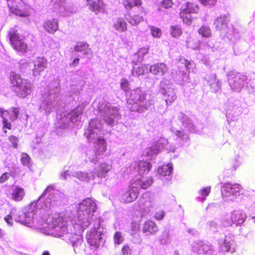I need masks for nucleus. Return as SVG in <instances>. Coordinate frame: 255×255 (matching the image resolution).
<instances>
[{
  "instance_id": "aec40b11",
  "label": "nucleus",
  "mask_w": 255,
  "mask_h": 255,
  "mask_svg": "<svg viewBox=\"0 0 255 255\" xmlns=\"http://www.w3.org/2000/svg\"><path fill=\"white\" fill-rule=\"evenodd\" d=\"M180 10H185L189 13H197L199 8L198 5L194 2L187 1L182 5Z\"/></svg>"
},
{
  "instance_id": "8fccbe9b",
  "label": "nucleus",
  "mask_w": 255,
  "mask_h": 255,
  "mask_svg": "<svg viewBox=\"0 0 255 255\" xmlns=\"http://www.w3.org/2000/svg\"><path fill=\"white\" fill-rule=\"evenodd\" d=\"M230 245L229 242L225 241L222 246V250L224 252H228L230 250Z\"/></svg>"
},
{
  "instance_id": "39448f33",
  "label": "nucleus",
  "mask_w": 255,
  "mask_h": 255,
  "mask_svg": "<svg viewBox=\"0 0 255 255\" xmlns=\"http://www.w3.org/2000/svg\"><path fill=\"white\" fill-rule=\"evenodd\" d=\"M96 205L94 202L88 200L81 203L78 211L79 217L81 219H89L96 210Z\"/></svg>"
},
{
  "instance_id": "f8f14e48",
  "label": "nucleus",
  "mask_w": 255,
  "mask_h": 255,
  "mask_svg": "<svg viewBox=\"0 0 255 255\" xmlns=\"http://www.w3.org/2000/svg\"><path fill=\"white\" fill-rule=\"evenodd\" d=\"M230 18L228 15L223 14L218 17L214 22V24L218 30H222L227 27Z\"/></svg>"
},
{
  "instance_id": "774afa93",
  "label": "nucleus",
  "mask_w": 255,
  "mask_h": 255,
  "mask_svg": "<svg viewBox=\"0 0 255 255\" xmlns=\"http://www.w3.org/2000/svg\"><path fill=\"white\" fill-rule=\"evenodd\" d=\"M209 194V192H205V196H208Z\"/></svg>"
},
{
  "instance_id": "2eb2a0df",
  "label": "nucleus",
  "mask_w": 255,
  "mask_h": 255,
  "mask_svg": "<svg viewBox=\"0 0 255 255\" xmlns=\"http://www.w3.org/2000/svg\"><path fill=\"white\" fill-rule=\"evenodd\" d=\"M168 143V141L164 138L159 139L154 145L150 147V150L152 154H157L165 148Z\"/></svg>"
},
{
  "instance_id": "a211bd4d",
  "label": "nucleus",
  "mask_w": 255,
  "mask_h": 255,
  "mask_svg": "<svg viewBox=\"0 0 255 255\" xmlns=\"http://www.w3.org/2000/svg\"><path fill=\"white\" fill-rule=\"evenodd\" d=\"M138 171L140 175L147 174L151 170L152 165L149 161H140L138 165Z\"/></svg>"
},
{
  "instance_id": "9b49d317",
  "label": "nucleus",
  "mask_w": 255,
  "mask_h": 255,
  "mask_svg": "<svg viewBox=\"0 0 255 255\" xmlns=\"http://www.w3.org/2000/svg\"><path fill=\"white\" fill-rule=\"evenodd\" d=\"M168 70L167 66L163 63H158L150 66V72L153 75L162 76Z\"/></svg>"
},
{
  "instance_id": "58836bf2",
  "label": "nucleus",
  "mask_w": 255,
  "mask_h": 255,
  "mask_svg": "<svg viewBox=\"0 0 255 255\" xmlns=\"http://www.w3.org/2000/svg\"><path fill=\"white\" fill-rule=\"evenodd\" d=\"M147 65L142 64L137 68L136 72L138 75H142L145 73L146 71L147 70Z\"/></svg>"
},
{
  "instance_id": "69168bd1",
  "label": "nucleus",
  "mask_w": 255,
  "mask_h": 255,
  "mask_svg": "<svg viewBox=\"0 0 255 255\" xmlns=\"http://www.w3.org/2000/svg\"><path fill=\"white\" fill-rule=\"evenodd\" d=\"M42 255H50V254L48 251H45L43 253Z\"/></svg>"
},
{
  "instance_id": "4468645a",
  "label": "nucleus",
  "mask_w": 255,
  "mask_h": 255,
  "mask_svg": "<svg viewBox=\"0 0 255 255\" xmlns=\"http://www.w3.org/2000/svg\"><path fill=\"white\" fill-rule=\"evenodd\" d=\"M131 97L135 104H141L146 100V94L140 88H136L131 93Z\"/></svg>"
},
{
  "instance_id": "603ef678",
  "label": "nucleus",
  "mask_w": 255,
  "mask_h": 255,
  "mask_svg": "<svg viewBox=\"0 0 255 255\" xmlns=\"http://www.w3.org/2000/svg\"><path fill=\"white\" fill-rule=\"evenodd\" d=\"M95 134L93 132H91L88 134V135L87 136V138L90 142H93V140L94 139H95L97 134H96V136L95 135Z\"/></svg>"
},
{
  "instance_id": "4be33fe9",
  "label": "nucleus",
  "mask_w": 255,
  "mask_h": 255,
  "mask_svg": "<svg viewBox=\"0 0 255 255\" xmlns=\"http://www.w3.org/2000/svg\"><path fill=\"white\" fill-rule=\"evenodd\" d=\"M162 94L165 97V101L167 104H170L176 98L175 93L172 89L169 88Z\"/></svg>"
},
{
  "instance_id": "f03ea898",
  "label": "nucleus",
  "mask_w": 255,
  "mask_h": 255,
  "mask_svg": "<svg viewBox=\"0 0 255 255\" xmlns=\"http://www.w3.org/2000/svg\"><path fill=\"white\" fill-rule=\"evenodd\" d=\"M8 36L11 47L17 53L24 54L27 52V44L20 38L16 29H10Z\"/></svg>"
},
{
  "instance_id": "cd10ccee",
  "label": "nucleus",
  "mask_w": 255,
  "mask_h": 255,
  "mask_svg": "<svg viewBox=\"0 0 255 255\" xmlns=\"http://www.w3.org/2000/svg\"><path fill=\"white\" fill-rule=\"evenodd\" d=\"M198 33L202 37L209 38L212 36V31L209 26L202 25L198 30Z\"/></svg>"
},
{
  "instance_id": "412c9836",
  "label": "nucleus",
  "mask_w": 255,
  "mask_h": 255,
  "mask_svg": "<svg viewBox=\"0 0 255 255\" xmlns=\"http://www.w3.org/2000/svg\"><path fill=\"white\" fill-rule=\"evenodd\" d=\"M193 14V13H189V12L180 10L179 16L184 23L190 25L194 19Z\"/></svg>"
},
{
  "instance_id": "20e7f679",
  "label": "nucleus",
  "mask_w": 255,
  "mask_h": 255,
  "mask_svg": "<svg viewBox=\"0 0 255 255\" xmlns=\"http://www.w3.org/2000/svg\"><path fill=\"white\" fill-rule=\"evenodd\" d=\"M247 80V76L237 72L231 71L228 75V81L233 90L240 92Z\"/></svg>"
},
{
  "instance_id": "de8ad7c7",
  "label": "nucleus",
  "mask_w": 255,
  "mask_h": 255,
  "mask_svg": "<svg viewBox=\"0 0 255 255\" xmlns=\"http://www.w3.org/2000/svg\"><path fill=\"white\" fill-rule=\"evenodd\" d=\"M123 255H130L131 250L128 245H125L122 248Z\"/></svg>"
},
{
  "instance_id": "ea45409f",
  "label": "nucleus",
  "mask_w": 255,
  "mask_h": 255,
  "mask_svg": "<svg viewBox=\"0 0 255 255\" xmlns=\"http://www.w3.org/2000/svg\"><path fill=\"white\" fill-rule=\"evenodd\" d=\"M11 109L13 115L10 117V119L11 121H15L18 119L19 114V109L16 107H12Z\"/></svg>"
},
{
  "instance_id": "2f4dec72",
  "label": "nucleus",
  "mask_w": 255,
  "mask_h": 255,
  "mask_svg": "<svg viewBox=\"0 0 255 255\" xmlns=\"http://www.w3.org/2000/svg\"><path fill=\"white\" fill-rule=\"evenodd\" d=\"M149 28L151 31L152 36L155 38H159L162 34V31L160 28L150 25Z\"/></svg>"
},
{
  "instance_id": "6e6552de",
  "label": "nucleus",
  "mask_w": 255,
  "mask_h": 255,
  "mask_svg": "<svg viewBox=\"0 0 255 255\" xmlns=\"http://www.w3.org/2000/svg\"><path fill=\"white\" fill-rule=\"evenodd\" d=\"M43 27L47 32L53 34L58 29L59 21L57 18L47 19L43 23Z\"/></svg>"
},
{
  "instance_id": "c9c22d12",
  "label": "nucleus",
  "mask_w": 255,
  "mask_h": 255,
  "mask_svg": "<svg viewBox=\"0 0 255 255\" xmlns=\"http://www.w3.org/2000/svg\"><path fill=\"white\" fill-rule=\"evenodd\" d=\"M37 210V202H31L27 207L28 213H35Z\"/></svg>"
},
{
  "instance_id": "7c9ffc66",
  "label": "nucleus",
  "mask_w": 255,
  "mask_h": 255,
  "mask_svg": "<svg viewBox=\"0 0 255 255\" xmlns=\"http://www.w3.org/2000/svg\"><path fill=\"white\" fill-rule=\"evenodd\" d=\"M130 187L131 191H136L137 190L141 189L140 180L139 179L132 180L131 181Z\"/></svg>"
},
{
  "instance_id": "0eeeda50",
  "label": "nucleus",
  "mask_w": 255,
  "mask_h": 255,
  "mask_svg": "<svg viewBox=\"0 0 255 255\" xmlns=\"http://www.w3.org/2000/svg\"><path fill=\"white\" fill-rule=\"evenodd\" d=\"M102 233L95 229L92 230L86 236L88 243L95 249H98L103 243Z\"/></svg>"
},
{
  "instance_id": "5701e85b",
  "label": "nucleus",
  "mask_w": 255,
  "mask_h": 255,
  "mask_svg": "<svg viewBox=\"0 0 255 255\" xmlns=\"http://www.w3.org/2000/svg\"><path fill=\"white\" fill-rule=\"evenodd\" d=\"M193 249L194 252H197L199 254H204L207 253L208 251H211L212 247L211 245L206 244H203L202 245L197 244L193 247Z\"/></svg>"
},
{
  "instance_id": "09e8293b",
  "label": "nucleus",
  "mask_w": 255,
  "mask_h": 255,
  "mask_svg": "<svg viewBox=\"0 0 255 255\" xmlns=\"http://www.w3.org/2000/svg\"><path fill=\"white\" fill-rule=\"evenodd\" d=\"M9 177V174L7 172L3 173L0 177V183H2L8 179Z\"/></svg>"
},
{
  "instance_id": "bb28decb",
  "label": "nucleus",
  "mask_w": 255,
  "mask_h": 255,
  "mask_svg": "<svg viewBox=\"0 0 255 255\" xmlns=\"http://www.w3.org/2000/svg\"><path fill=\"white\" fill-rule=\"evenodd\" d=\"M97 147V153L99 154L100 152H105L106 150V142L105 139L98 138L95 142Z\"/></svg>"
},
{
  "instance_id": "423d86ee",
  "label": "nucleus",
  "mask_w": 255,
  "mask_h": 255,
  "mask_svg": "<svg viewBox=\"0 0 255 255\" xmlns=\"http://www.w3.org/2000/svg\"><path fill=\"white\" fill-rule=\"evenodd\" d=\"M246 219V216L245 213L237 210L226 215L223 219V222L225 226H231L234 224L239 225L243 223Z\"/></svg>"
},
{
  "instance_id": "7ed1b4c3",
  "label": "nucleus",
  "mask_w": 255,
  "mask_h": 255,
  "mask_svg": "<svg viewBox=\"0 0 255 255\" xmlns=\"http://www.w3.org/2000/svg\"><path fill=\"white\" fill-rule=\"evenodd\" d=\"M7 5L10 12L21 17L30 15L29 7L23 0H6Z\"/></svg>"
},
{
  "instance_id": "f257e3e1",
  "label": "nucleus",
  "mask_w": 255,
  "mask_h": 255,
  "mask_svg": "<svg viewBox=\"0 0 255 255\" xmlns=\"http://www.w3.org/2000/svg\"><path fill=\"white\" fill-rule=\"evenodd\" d=\"M9 81L13 90L18 97L25 98L31 93V83L28 80L22 78L19 74L12 73L10 75Z\"/></svg>"
},
{
  "instance_id": "4d7b16f0",
  "label": "nucleus",
  "mask_w": 255,
  "mask_h": 255,
  "mask_svg": "<svg viewBox=\"0 0 255 255\" xmlns=\"http://www.w3.org/2000/svg\"><path fill=\"white\" fill-rule=\"evenodd\" d=\"M4 113H6L7 114H9V112L7 110H3V109L0 108V116L1 118H2V116H3Z\"/></svg>"
},
{
  "instance_id": "dca6fc26",
  "label": "nucleus",
  "mask_w": 255,
  "mask_h": 255,
  "mask_svg": "<svg viewBox=\"0 0 255 255\" xmlns=\"http://www.w3.org/2000/svg\"><path fill=\"white\" fill-rule=\"evenodd\" d=\"M111 168V165L105 162L102 163L96 169V174L98 177L105 178Z\"/></svg>"
},
{
  "instance_id": "f704fd0d",
  "label": "nucleus",
  "mask_w": 255,
  "mask_h": 255,
  "mask_svg": "<svg viewBox=\"0 0 255 255\" xmlns=\"http://www.w3.org/2000/svg\"><path fill=\"white\" fill-rule=\"evenodd\" d=\"M20 161L23 165H28L30 162V157L27 154L22 153L21 155Z\"/></svg>"
},
{
  "instance_id": "338daca9",
  "label": "nucleus",
  "mask_w": 255,
  "mask_h": 255,
  "mask_svg": "<svg viewBox=\"0 0 255 255\" xmlns=\"http://www.w3.org/2000/svg\"><path fill=\"white\" fill-rule=\"evenodd\" d=\"M141 11H142V12L144 13H146V11H145V10L144 8H143V9H142Z\"/></svg>"
},
{
  "instance_id": "a18cd8bd",
  "label": "nucleus",
  "mask_w": 255,
  "mask_h": 255,
  "mask_svg": "<svg viewBox=\"0 0 255 255\" xmlns=\"http://www.w3.org/2000/svg\"><path fill=\"white\" fill-rule=\"evenodd\" d=\"M149 47L148 46L143 47L140 48L137 53L139 56H144L149 52Z\"/></svg>"
},
{
  "instance_id": "e2e57ef3",
  "label": "nucleus",
  "mask_w": 255,
  "mask_h": 255,
  "mask_svg": "<svg viewBox=\"0 0 255 255\" xmlns=\"http://www.w3.org/2000/svg\"><path fill=\"white\" fill-rule=\"evenodd\" d=\"M23 190V189L22 188H21L19 187H17L15 189V191L19 192V191H22Z\"/></svg>"
},
{
  "instance_id": "72a5a7b5",
  "label": "nucleus",
  "mask_w": 255,
  "mask_h": 255,
  "mask_svg": "<svg viewBox=\"0 0 255 255\" xmlns=\"http://www.w3.org/2000/svg\"><path fill=\"white\" fill-rule=\"evenodd\" d=\"M1 118L2 119V124H3L2 129H3L4 133H6L7 131L5 129L7 128L9 130L11 129L12 128V125H11V124L10 123V122H9L8 121V120H7V119L6 118L4 117V116H2Z\"/></svg>"
},
{
  "instance_id": "864d4df0",
  "label": "nucleus",
  "mask_w": 255,
  "mask_h": 255,
  "mask_svg": "<svg viewBox=\"0 0 255 255\" xmlns=\"http://www.w3.org/2000/svg\"><path fill=\"white\" fill-rule=\"evenodd\" d=\"M184 64L186 68L187 69H190V65L191 64V61H188V60H187L186 59H184Z\"/></svg>"
},
{
  "instance_id": "3c124183",
  "label": "nucleus",
  "mask_w": 255,
  "mask_h": 255,
  "mask_svg": "<svg viewBox=\"0 0 255 255\" xmlns=\"http://www.w3.org/2000/svg\"><path fill=\"white\" fill-rule=\"evenodd\" d=\"M4 220L9 225H12V218L10 215H7L4 218Z\"/></svg>"
},
{
  "instance_id": "680f3d73",
  "label": "nucleus",
  "mask_w": 255,
  "mask_h": 255,
  "mask_svg": "<svg viewBox=\"0 0 255 255\" xmlns=\"http://www.w3.org/2000/svg\"><path fill=\"white\" fill-rule=\"evenodd\" d=\"M234 187H232L231 189H235L236 187L240 189L239 187L241 186L239 184H236L233 186Z\"/></svg>"
},
{
  "instance_id": "473e14b6",
  "label": "nucleus",
  "mask_w": 255,
  "mask_h": 255,
  "mask_svg": "<svg viewBox=\"0 0 255 255\" xmlns=\"http://www.w3.org/2000/svg\"><path fill=\"white\" fill-rule=\"evenodd\" d=\"M114 241L116 244L120 245L124 241V238L122 236V233L120 232H116L114 236Z\"/></svg>"
},
{
  "instance_id": "9d476101",
  "label": "nucleus",
  "mask_w": 255,
  "mask_h": 255,
  "mask_svg": "<svg viewBox=\"0 0 255 255\" xmlns=\"http://www.w3.org/2000/svg\"><path fill=\"white\" fill-rule=\"evenodd\" d=\"M142 232L146 235H150L155 234L158 230L156 223L152 220L146 221L142 226Z\"/></svg>"
},
{
  "instance_id": "6e6d98bb",
  "label": "nucleus",
  "mask_w": 255,
  "mask_h": 255,
  "mask_svg": "<svg viewBox=\"0 0 255 255\" xmlns=\"http://www.w3.org/2000/svg\"><path fill=\"white\" fill-rule=\"evenodd\" d=\"M79 58H77L76 59H75L72 62V65L73 66H76L78 65L79 63Z\"/></svg>"
},
{
  "instance_id": "37998d69",
  "label": "nucleus",
  "mask_w": 255,
  "mask_h": 255,
  "mask_svg": "<svg viewBox=\"0 0 255 255\" xmlns=\"http://www.w3.org/2000/svg\"><path fill=\"white\" fill-rule=\"evenodd\" d=\"M153 183L152 179H148L144 181L140 180V185L141 189H146Z\"/></svg>"
},
{
  "instance_id": "1a4fd4ad",
  "label": "nucleus",
  "mask_w": 255,
  "mask_h": 255,
  "mask_svg": "<svg viewBox=\"0 0 255 255\" xmlns=\"http://www.w3.org/2000/svg\"><path fill=\"white\" fill-rule=\"evenodd\" d=\"M47 60L44 57H37L34 61L33 72L34 74H39L47 67Z\"/></svg>"
},
{
  "instance_id": "13d9d810",
  "label": "nucleus",
  "mask_w": 255,
  "mask_h": 255,
  "mask_svg": "<svg viewBox=\"0 0 255 255\" xmlns=\"http://www.w3.org/2000/svg\"><path fill=\"white\" fill-rule=\"evenodd\" d=\"M75 110L77 111V112H76V114H75L76 116H78L81 115L83 113L82 110H78V108L76 109Z\"/></svg>"
},
{
  "instance_id": "052dcab7",
  "label": "nucleus",
  "mask_w": 255,
  "mask_h": 255,
  "mask_svg": "<svg viewBox=\"0 0 255 255\" xmlns=\"http://www.w3.org/2000/svg\"><path fill=\"white\" fill-rule=\"evenodd\" d=\"M201 2L204 4H206L208 2H209L211 0H200Z\"/></svg>"
},
{
  "instance_id": "c03bdc74",
  "label": "nucleus",
  "mask_w": 255,
  "mask_h": 255,
  "mask_svg": "<svg viewBox=\"0 0 255 255\" xmlns=\"http://www.w3.org/2000/svg\"><path fill=\"white\" fill-rule=\"evenodd\" d=\"M9 140L12 143V146L14 148L17 147L18 138L17 136L11 135L9 137Z\"/></svg>"
},
{
  "instance_id": "79ce46f5",
  "label": "nucleus",
  "mask_w": 255,
  "mask_h": 255,
  "mask_svg": "<svg viewBox=\"0 0 255 255\" xmlns=\"http://www.w3.org/2000/svg\"><path fill=\"white\" fill-rule=\"evenodd\" d=\"M173 0H163L161 2V6L164 8L171 7L173 4Z\"/></svg>"
},
{
  "instance_id": "f3484780",
  "label": "nucleus",
  "mask_w": 255,
  "mask_h": 255,
  "mask_svg": "<svg viewBox=\"0 0 255 255\" xmlns=\"http://www.w3.org/2000/svg\"><path fill=\"white\" fill-rule=\"evenodd\" d=\"M113 27L120 32H125L128 30V24L123 17H118L114 23Z\"/></svg>"
},
{
  "instance_id": "4c0bfd02",
  "label": "nucleus",
  "mask_w": 255,
  "mask_h": 255,
  "mask_svg": "<svg viewBox=\"0 0 255 255\" xmlns=\"http://www.w3.org/2000/svg\"><path fill=\"white\" fill-rule=\"evenodd\" d=\"M123 4L125 8L128 10H131L133 7H135L134 2H132L131 0H124Z\"/></svg>"
},
{
  "instance_id": "b1692460",
  "label": "nucleus",
  "mask_w": 255,
  "mask_h": 255,
  "mask_svg": "<svg viewBox=\"0 0 255 255\" xmlns=\"http://www.w3.org/2000/svg\"><path fill=\"white\" fill-rule=\"evenodd\" d=\"M172 170V165L168 164L163 165L157 169V173L162 176H167L170 175Z\"/></svg>"
},
{
  "instance_id": "a878e982",
  "label": "nucleus",
  "mask_w": 255,
  "mask_h": 255,
  "mask_svg": "<svg viewBox=\"0 0 255 255\" xmlns=\"http://www.w3.org/2000/svg\"><path fill=\"white\" fill-rule=\"evenodd\" d=\"M113 111V108H110V107L107 108L103 116L105 122L110 125H112L114 123Z\"/></svg>"
},
{
  "instance_id": "6ab92c4d",
  "label": "nucleus",
  "mask_w": 255,
  "mask_h": 255,
  "mask_svg": "<svg viewBox=\"0 0 255 255\" xmlns=\"http://www.w3.org/2000/svg\"><path fill=\"white\" fill-rule=\"evenodd\" d=\"M138 192H123L121 195V200L125 203L132 202L138 197Z\"/></svg>"
},
{
  "instance_id": "5fc2aeb1",
  "label": "nucleus",
  "mask_w": 255,
  "mask_h": 255,
  "mask_svg": "<svg viewBox=\"0 0 255 255\" xmlns=\"http://www.w3.org/2000/svg\"><path fill=\"white\" fill-rule=\"evenodd\" d=\"M55 190V188L54 187V185H49L47 186V187L46 188L44 191H51L52 190Z\"/></svg>"
},
{
  "instance_id": "49530a36",
  "label": "nucleus",
  "mask_w": 255,
  "mask_h": 255,
  "mask_svg": "<svg viewBox=\"0 0 255 255\" xmlns=\"http://www.w3.org/2000/svg\"><path fill=\"white\" fill-rule=\"evenodd\" d=\"M165 216V212L163 210H160L156 212L154 215V218L157 220H161L163 219Z\"/></svg>"
},
{
  "instance_id": "393cba45",
  "label": "nucleus",
  "mask_w": 255,
  "mask_h": 255,
  "mask_svg": "<svg viewBox=\"0 0 255 255\" xmlns=\"http://www.w3.org/2000/svg\"><path fill=\"white\" fill-rule=\"evenodd\" d=\"M128 15L129 18L126 17V19L128 22L132 25H136L143 20V16L139 14H136L132 16L130 14Z\"/></svg>"
},
{
  "instance_id": "a19ab883",
  "label": "nucleus",
  "mask_w": 255,
  "mask_h": 255,
  "mask_svg": "<svg viewBox=\"0 0 255 255\" xmlns=\"http://www.w3.org/2000/svg\"><path fill=\"white\" fill-rule=\"evenodd\" d=\"M24 194H22V192H13L11 194L12 198L15 201H21Z\"/></svg>"
},
{
  "instance_id": "c756f323",
  "label": "nucleus",
  "mask_w": 255,
  "mask_h": 255,
  "mask_svg": "<svg viewBox=\"0 0 255 255\" xmlns=\"http://www.w3.org/2000/svg\"><path fill=\"white\" fill-rule=\"evenodd\" d=\"M170 33L174 37H178L182 33L181 28L178 25L170 26Z\"/></svg>"
},
{
  "instance_id": "bf43d9fd",
  "label": "nucleus",
  "mask_w": 255,
  "mask_h": 255,
  "mask_svg": "<svg viewBox=\"0 0 255 255\" xmlns=\"http://www.w3.org/2000/svg\"><path fill=\"white\" fill-rule=\"evenodd\" d=\"M211 190V187L208 186L205 188H204L202 191H210Z\"/></svg>"
},
{
  "instance_id": "e433bc0d",
  "label": "nucleus",
  "mask_w": 255,
  "mask_h": 255,
  "mask_svg": "<svg viewBox=\"0 0 255 255\" xmlns=\"http://www.w3.org/2000/svg\"><path fill=\"white\" fill-rule=\"evenodd\" d=\"M120 86L124 91L127 92L129 90V83L127 79L123 78L121 79Z\"/></svg>"
},
{
  "instance_id": "0e129e2a",
  "label": "nucleus",
  "mask_w": 255,
  "mask_h": 255,
  "mask_svg": "<svg viewBox=\"0 0 255 255\" xmlns=\"http://www.w3.org/2000/svg\"><path fill=\"white\" fill-rule=\"evenodd\" d=\"M3 235V231L0 228V238H2Z\"/></svg>"
},
{
  "instance_id": "c85d7f7f",
  "label": "nucleus",
  "mask_w": 255,
  "mask_h": 255,
  "mask_svg": "<svg viewBox=\"0 0 255 255\" xmlns=\"http://www.w3.org/2000/svg\"><path fill=\"white\" fill-rule=\"evenodd\" d=\"M89 44L86 42H79L75 45L74 50L77 52L84 51L86 53L85 51L89 49Z\"/></svg>"
},
{
  "instance_id": "ddd939ff",
  "label": "nucleus",
  "mask_w": 255,
  "mask_h": 255,
  "mask_svg": "<svg viewBox=\"0 0 255 255\" xmlns=\"http://www.w3.org/2000/svg\"><path fill=\"white\" fill-rule=\"evenodd\" d=\"M87 1L89 9L96 14L104 8L103 0H87Z\"/></svg>"
}]
</instances>
